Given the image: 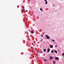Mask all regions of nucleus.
Here are the masks:
<instances>
[{
    "instance_id": "nucleus-1",
    "label": "nucleus",
    "mask_w": 64,
    "mask_h": 64,
    "mask_svg": "<svg viewBox=\"0 0 64 64\" xmlns=\"http://www.w3.org/2000/svg\"><path fill=\"white\" fill-rule=\"evenodd\" d=\"M46 37L47 39H50V36H48V35H46Z\"/></svg>"
},
{
    "instance_id": "nucleus-2",
    "label": "nucleus",
    "mask_w": 64,
    "mask_h": 64,
    "mask_svg": "<svg viewBox=\"0 0 64 64\" xmlns=\"http://www.w3.org/2000/svg\"><path fill=\"white\" fill-rule=\"evenodd\" d=\"M53 58L52 56H50V60H52V59H53Z\"/></svg>"
},
{
    "instance_id": "nucleus-3",
    "label": "nucleus",
    "mask_w": 64,
    "mask_h": 64,
    "mask_svg": "<svg viewBox=\"0 0 64 64\" xmlns=\"http://www.w3.org/2000/svg\"><path fill=\"white\" fill-rule=\"evenodd\" d=\"M55 58V59H56V60H59V58L56 57Z\"/></svg>"
},
{
    "instance_id": "nucleus-4",
    "label": "nucleus",
    "mask_w": 64,
    "mask_h": 64,
    "mask_svg": "<svg viewBox=\"0 0 64 64\" xmlns=\"http://www.w3.org/2000/svg\"><path fill=\"white\" fill-rule=\"evenodd\" d=\"M47 0H44L45 1V2H46L45 4H47V3H48V2L47 1Z\"/></svg>"
},
{
    "instance_id": "nucleus-5",
    "label": "nucleus",
    "mask_w": 64,
    "mask_h": 64,
    "mask_svg": "<svg viewBox=\"0 0 64 64\" xmlns=\"http://www.w3.org/2000/svg\"><path fill=\"white\" fill-rule=\"evenodd\" d=\"M50 48L48 49V51H47L48 53H49V51H50Z\"/></svg>"
},
{
    "instance_id": "nucleus-6",
    "label": "nucleus",
    "mask_w": 64,
    "mask_h": 64,
    "mask_svg": "<svg viewBox=\"0 0 64 64\" xmlns=\"http://www.w3.org/2000/svg\"><path fill=\"white\" fill-rule=\"evenodd\" d=\"M50 47L51 48H53V45L50 46Z\"/></svg>"
},
{
    "instance_id": "nucleus-7",
    "label": "nucleus",
    "mask_w": 64,
    "mask_h": 64,
    "mask_svg": "<svg viewBox=\"0 0 64 64\" xmlns=\"http://www.w3.org/2000/svg\"><path fill=\"white\" fill-rule=\"evenodd\" d=\"M54 52H55V53H57V51L56 50H54Z\"/></svg>"
},
{
    "instance_id": "nucleus-8",
    "label": "nucleus",
    "mask_w": 64,
    "mask_h": 64,
    "mask_svg": "<svg viewBox=\"0 0 64 64\" xmlns=\"http://www.w3.org/2000/svg\"><path fill=\"white\" fill-rule=\"evenodd\" d=\"M43 50L44 52H46V49H43Z\"/></svg>"
},
{
    "instance_id": "nucleus-9",
    "label": "nucleus",
    "mask_w": 64,
    "mask_h": 64,
    "mask_svg": "<svg viewBox=\"0 0 64 64\" xmlns=\"http://www.w3.org/2000/svg\"><path fill=\"white\" fill-rule=\"evenodd\" d=\"M34 33V32L33 31H31L30 33H32V34H33Z\"/></svg>"
},
{
    "instance_id": "nucleus-10",
    "label": "nucleus",
    "mask_w": 64,
    "mask_h": 64,
    "mask_svg": "<svg viewBox=\"0 0 64 64\" xmlns=\"http://www.w3.org/2000/svg\"><path fill=\"white\" fill-rule=\"evenodd\" d=\"M41 51H42L41 50H40L39 51V52L40 53H41Z\"/></svg>"
},
{
    "instance_id": "nucleus-11",
    "label": "nucleus",
    "mask_w": 64,
    "mask_h": 64,
    "mask_svg": "<svg viewBox=\"0 0 64 64\" xmlns=\"http://www.w3.org/2000/svg\"><path fill=\"white\" fill-rule=\"evenodd\" d=\"M44 61H48V60H45V59H44Z\"/></svg>"
},
{
    "instance_id": "nucleus-12",
    "label": "nucleus",
    "mask_w": 64,
    "mask_h": 64,
    "mask_svg": "<svg viewBox=\"0 0 64 64\" xmlns=\"http://www.w3.org/2000/svg\"><path fill=\"white\" fill-rule=\"evenodd\" d=\"M43 39H42V40H40V42H42V41H43Z\"/></svg>"
},
{
    "instance_id": "nucleus-13",
    "label": "nucleus",
    "mask_w": 64,
    "mask_h": 64,
    "mask_svg": "<svg viewBox=\"0 0 64 64\" xmlns=\"http://www.w3.org/2000/svg\"><path fill=\"white\" fill-rule=\"evenodd\" d=\"M51 53H53V52H54L53 51V50H52L51 51Z\"/></svg>"
},
{
    "instance_id": "nucleus-14",
    "label": "nucleus",
    "mask_w": 64,
    "mask_h": 64,
    "mask_svg": "<svg viewBox=\"0 0 64 64\" xmlns=\"http://www.w3.org/2000/svg\"><path fill=\"white\" fill-rule=\"evenodd\" d=\"M53 42H54L55 41V40H52Z\"/></svg>"
},
{
    "instance_id": "nucleus-15",
    "label": "nucleus",
    "mask_w": 64,
    "mask_h": 64,
    "mask_svg": "<svg viewBox=\"0 0 64 64\" xmlns=\"http://www.w3.org/2000/svg\"><path fill=\"white\" fill-rule=\"evenodd\" d=\"M53 63H54V64H55V62H54V61H53Z\"/></svg>"
},
{
    "instance_id": "nucleus-16",
    "label": "nucleus",
    "mask_w": 64,
    "mask_h": 64,
    "mask_svg": "<svg viewBox=\"0 0 64 64\" xmlns=\"http://www.w3.org/2000/svg\"><path fill=\"white\" fill-rule=\"evenodd\" d=\"M42 10V9L41 8H40V10Z\"/></svg>"
},
{
    "instance_id": "nucleus-17",
    "label": "nucleus",
    "mask_w": 64,
    "mask_h": 64,
    "mask_svg": "<svg viewBox=\"0 0 64 64\" xmlns=\"http://www.w3.org/2000/svg\"><path fill=\"white\" fill-rule=\"evenodd\" d=\"M55 47L56 48H57V45H56L55 46Z\"/></svg>"
},
{
    "instance_id": "nucleus-18",
    "label": "nucleus",
    "mask_w": 64,
    "mask_h": 64,
    "mask_svg": "<svg viewBox=\"0 0 64 64\" xmlns=\"http://www.w3.org/2000/svg\"><path fill=\"white\" fill-rule=\"evenodd\" d=\"M41 36H42V37H43V35H41Z\"/></svg>"
},
{
    "instance_id": "nucleus-19",
    "label": "nucleus",
    "mask_w": 64,
    "mask_h": 64,
    "mask_svg": "<svg viewBox=\"0 0 64 64\" xmlns=\"http://www.w3.org/2000/svg\"><path fill=\"white\" fill-rule=\"evenodd\" d=\"M41 12H43V10H42L41 11Z\"/></svg>"
},
{
    "instance_id": "nucleus-20",
    "label": "nucleus",
    "mask_w": 64,
    "mask_h": 64,
    "mask_svg": "<svg viewBox=\"0 0 64 64\" xmlns=\"http://www.w3.org/2000/svg\"><path fill=\"white\" fill-rule=\"evenodd\" d=\"M41 52H42V53H43V52L41 51Z\"/></svg>"
},
{
    "instance_id": "nucleus-21",
    "label": "nucleus",
    "mask_w": 64,
    "mask_h": 64,
    "mask_svg": "<svg viewBox=\"0 0 64 64\" xmlns=\"http://www.w3.org/2000/svg\"><path fill=\"white\" fill-rule=\"evenodd\" d=\"M58 51H59V50H58Z\"/></svg>"
},
{
    "instance_id": "nucleus-22",
    "label": "nucleus",
    "mask_w": 64,
    "mask_h": 64,
    "mask_svg": "<svg viewBox=\"0 0 64 64\" xmlns=\"http://www.w3.org/2000/svg\"><path fill=\"white\" fill-rule=\"evenodd\" d=\"M24 10H25V9L24 8Z\"/></svg>"
},
{
    "instance_id": "nucleus-23",
    "label": "nucleus",
    "mask_w": 64,
    "mask_h": 64,
    "mask_svg": "<svg viewBox=\"0 0 64 64\" xmlns=\"http://www.w3.org/2000/svg\"><path fill=\"white\" fill-rule=\"evenodd\" d=\"M53 6H54V5H53Z\"/></svg>"
},
{
    "instance_id": "nucleus-24",
    "label": "nucleus",
    "mask_w": 64,
    "mask_h": 64,
    "mask_svg": "<svg viewBox=\"0 0 64 64\" xmlns=\"http://www.w3.org/2000/svg\"><path fill=\"white\" fill-rule=\"evenodd\" d=\"M28 1H30V0H28Z\"/></svg>"
},
{
    "instance_id": "nucleus-25",
    "label": "nucleus",
    "mask_w": 64,
    "mask_h": 64,
    "mask_svg": "<svg viewBox=\"0 0 64 64\" xmlns=\"http://www.w3.org/2000/svg\"><path fill=\"white\" fill-rule=\"evenodd\" d=\"M33 43H32V45H33Z\"/></svg>"
}]
</instances>
